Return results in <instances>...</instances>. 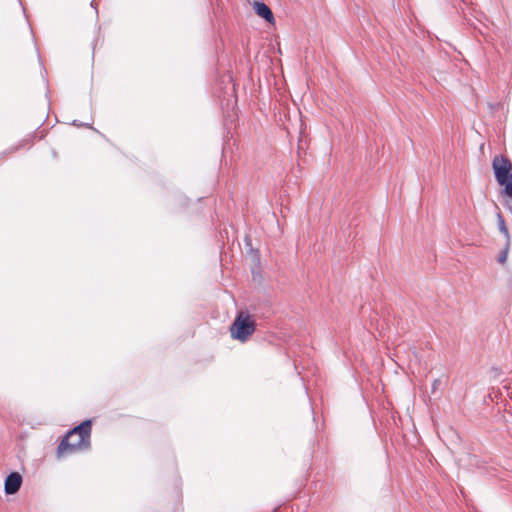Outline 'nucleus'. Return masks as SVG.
<instances>
[{
  "label": "nucleus",
  "mask_w": 512,
  "mask_h": 512,
  "mask_svg": "<svg viewBox=\"0 0 512 512\" xmlns=\"http://www.w3.org/2000/svg\"><path fill=\"white\" fill-rule=\"evenodd\" d=\"M255 331V321L247 312H240L230 327L231 337L246 342Z\"/></svg>",
  "instance_id": "3"
},
{
  "label": "nucleus",
  "mask_w": 512,
  "mask_h": 512,
  "mask_svg": "<svg viewBox=\"0 0 512 512\" xmlns=\"http://www.w3.org/2000/svg\"><path fill=\"white\" fill-rule=\"evenodd\" d=\"M440 386H441V380L440 379H435L433 381V383H432L431 393L435 394Z\"/></svg>",
  "instance_id": "8"
},
{
  "label": "nucleus",
  "mask_w": 512,
  "mask_h": 512,
  "mask_svg": "<svg viewBox=\"0 0 512 512\" xmlns=\"http://www.w3.org/2000/svg\"><path fill=\"white\" fill-rule=\"evenodd\" d=\"M497 210H499V207L496 205ZM496 220L498 224V229L500 233L504 236L506 242H511V235L508 230V227L506 225L505 219L500 211H497L496 213Z\"/></svg>",
  "instance_id": "6"
},
{
  "label": "nucleus",
  "mask_w": 512,
  "mask_h": 512,
  "mask_svg": "<svg viewBox=\"0 0 512 512\" xmlns=\"http://www.w3.org/2000/svg\"><path fill=\"white\" fill-rule=\"evenodd\" d=\"M254 10L259 17L264 18L268 22H272L274 17L271 9L263 2H255Z\"/></svg>",
  "instance_id": "5"
},
{
  "label": "nucleus",
  "mask_w": 512,
  "mask_h": 512,
  "mask_svg": "<svg viewBox=\"0 0 512 512\" xmlns=\"http://www.w3.org/2000/svg\"><path fill=\"white\" fill-rule=\"evenodd\" d=\"M91 420L73 428L58 446V456L88 449L90 446Z\"/></svg>",
  "instance_id": "2"
},
{
  "label": "nucleus",
  "mask_w": 512,
  "mask_h": 512,
  "mask_svg": "<svg viewBox=\"0 0 512 512\" xmlns=\"http://www.w3.org/2000/svg\"><path fill=\"white\" fill-rule=\"evenodd\" d=\"M492 168L497 183L502 187L500 196L506 209H512V162L503 155H496Z\"/></svg>",
  "instance_id": "1"
},
{
  "label": "nucleus",
  "mask_w": 512,
  "mask_h": 512,
  "mask_svg": "<svg viewBox=\"0 0 512 512\" xmlns=\"http://www.w3.org/2000/svg\"><path fill=\"white\" fill-rule=\"evenodd\" d=\"M511 242H506L505 245L501 251V253L498 256V262L502 265H504L507 261L509 250H510Z\"/></svg>",
  "instance_id": "7"
},
{
  "label": "nucleus",
  "mask_w": 512,
  "mask_h": 512,
  "mask_svg": "<svg viewBox=\"0 0 512 512\" xmlns=\"http://www.w3.org/2000/svg\"><path fill=\"white\" fill-rule=\"evenodd\" d=\"M22 477L19 473H11L5 480L6 494H15L21 487Z\"/></svg>",
  "instance_id": "4"
}]
</instances>
